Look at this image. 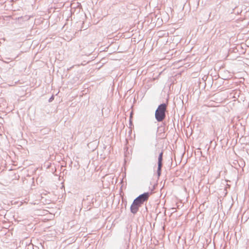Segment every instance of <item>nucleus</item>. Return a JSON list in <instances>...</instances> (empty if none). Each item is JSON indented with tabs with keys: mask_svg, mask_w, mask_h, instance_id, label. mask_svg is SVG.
<instances>
[{
	"mask_svg": "<svg viewBox=\"0 0 249 249\" xmlns=\"http://www.w3.org/2000/svg\"><path fill=\"white\" fill-rule=\"evenodd\" d=\"M54 96L52 95L49 99V102H51L54 100Z\"/></svg>",
	"mask_w": 249,
	"mask_h": 249,
	"instance_id": "obj_5",
	"label": "nucleus"
},
{
	"mask_svg": "<svg viewBox=\"0 0 249 249\" xmlns=\"http://www.w3.org/2000/svg\"><path fill=\"white\" fill-rule=\"evenodd\" d=\"M141 206H142L134 199L130 208L131 213L133 214H135L139 211V208Z\"/></svg>",
	"mask_w": 249,
	"mask_h": 249,
	"instance_id": "obj_4",
	"label": "nucleus"
},
{
	"mask_svg": "<svg viewBox=\"0 0 249 249\" xmlns=\"http://www.w3.org/2000/svg\"><path fill=\"white\" fill-rule=\"evenodd\" d=\"M167 107V104L164 103L158 106L155 113V119L158 122H161L165 119Z\"/></svg>",
	"mask_w": 249,
	"mask_h": 249,
	"instance_id": "obj_1",
	"label": "nucleus"
},
{
	"mask_svg": "<svg viewBox=\"0 0 249 249\" xmlns=\"http://www.w3.org/2000/svg\"><path fill=\"white\" fill-rule=\"evenodd\" d=\"M151 194L152 193L151 192H145L139 195L135 199V200L142 206L144 202H147Z\"/></svg>",
	"mask_w": 249,
	"mask_h": 249,
	"instance_id": "obj_2",
	"label": "nucleus"
},
{
	"mask_svg": "<svg viewBox=\"0 0 249 249\" xmlns=\"http://www.w3.org/2000/svg\"><path fill=\"white\" fill-rule=\"evenodd\" d=\"M129 124L130 125H132V121L131 120V119H130V121H129Z\"/></svg>",
	"mask_w": 249,
	"mask_h": 249,
	"instance_id": "obj_6",
	"label": "nucleus"
},
{
	"mask_svg": "<svg viewBox=\"0 0 249 249\" xmlns=\"http://www.w3.org/2000/svg\"><path fill=\"white\" fill-rule=\"evenodd\" d=\"M163 151L161 150V151L160 153L159 156H158V169L157 171V173L158 177H159L161 175V169L162 167V160H163Z\"/></svg>",
	"mask_w": 249,
	"mask_h": 249,
	"instance_id": "obj_3",
	"label": "nucleus"
}]
</instances>
